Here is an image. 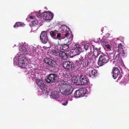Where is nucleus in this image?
<instances>
[{
	"instance_id": "nucleus-1",
	"label": "nucleus",
	"mask_w": 129,
	"mask_h": 129,
	"mask_svg": "<svg viewBox=\"0 0 129 129\" xmlns=\"http://www.w3.org/2000/svg\"><path fill=\"white\" fill-rule=\"evenodd\" d=\"M20 52L23 53V54H20L19 56L18 63L19 66L22 68H29V66L27 59L24 57L25 54H28L26 49L24 46H20L19 48Z\"/></svg>"
},
{
	"instance_id": "nucleus-2",
	"label": "nucleus",
	"mask_w": 129,
	"mask_h": 129,
	"mask_svg": "<svg viewBox=\"0 0 129 129\" xmlns=\"http://www.w3.org/2000/svg\"><path fill=\"white\" fill-rule=\"evenodd\" d=\"M109 59L108 56L102 54L99 57L98 62V64L99 66H102L109 61Z\"/></svg>"
},
{
	"instance_id": "nucleus-3",
	"label": "nucleus",
	"mask_w": 129,
	"mask_h": 129,
	"mask_svg": "<svg viewBox=\"0 0 129 129\" xmlns=\"http://www.w3.org/2000/svg\"><path fill=\"white\" fill-rule=\"evenodd\" d=\"M48 31H43L42 32L40 36V38L41 41L44 44L46 43L48 40L47 36Z\"/></svg>"
},
{
	"instance_id": "nucleus-4",
	"label": "nucleus",
	"mask_w": 129,
	"mask_h": 129,
	"mask_svg": "<svg viewBox=\"0 0 129 129\" xmlns=\"http://www.w3.org/2000/svg\"><path fill=\"white\" fill-rule=\"evenodd\" d=\"M57 78V76L56 74H51L48 76L47 79H46V81L49 83H51L56 81Z\"/></svg>"
},
{
	"instance_id": "nucleus-5",
	"label": "nucleus",
	"mask_w": 129,
	"mask_h": 129,
	"mask_svg": "<svg viewBox=\"0 0 129 129\" xmlns=\"http://www.w3.org/2000/svg\"><path fill=\"white\" fill-rule=\"evenodd\" d=\"M76 47H73L70 51L71 54L73 57L79 54L80 52L81 48L77 45Z\"/></svg>"
},
{
	"instance_id": "nucleus-6",
	"label": "nucleus",
	"mask_w": 129,
	"mask_h": 129,
	"mask_svg": "<svg viewBox=\"0 0 129 129\" xmlns=\"http://www.w3.org/2000/svg\"><path fill=\"white\" fill-rule=\"evenodd\" d=\"M63 68L66 69L72 70L74 68V66L72 62L65 61L63 63Z\"/></svg>"
},
{
	"instance_id": "nucleus-7",
	"label": "nucleus",
	"mask_w": 129,
	"mask_h": 129,
	"mask_svg": "<svg viewBox=\"0 0 129 129\" xmlns=\"http://www.w3.org/2000/svg\"><path fill=\"white\" fill-rule=\"evenodd\" d=\"M88 79L85 75L81 74L80 75V80L79 81L80 85H83L86 84L88 83L89 82Z\"/></svg>"
},
{
	"instance_id": "nucleus-8",
	"label": "nucleus",
	"mask_w": 129,
	"mask_h": 129,
	"mask_svg": "<svg viewBox=\"0 0 129 129\" xmlns=\"http://www.w3.org/2000/svg\"><path fill=\"white\" fill-rule=\"evenodd\" d=\"M43 14V18L47 20H50L52 19L53 15L51 12H45L42 13Z\"/></svg>"
},
{
	"instance_id": "nucleus-9",
	"label": "nucleus",
	"mask_w": 129,
	"mask_h": 129,
	"mask_svg": "<svg viewBox=\"0 0 129 129\" xmlns=\"http://www.w3.org/2000/svg\"><path fill=\"white\" fill-rule=\"evenodd\" d=\"M87 71L88 72L89 76L90 77H93L96 76L97 74V71L92 67H89L87 69Z\"/></svg>"
},
{
	"instance_id": "nucleus-10",
	"label": "nucleus",
	"mask_w": 129,
	"mask_h": 129,
	"mask_svg": "<svg viewBox=\"0 0 129 129\" xmlns=\"http://www.w3.org/2000/svg\"><path fill=\"white\" fill-rule=\"evenodd\" d=\"M44 61L46 63L50 66H53L56 64V62L52 59L49 57L44 58Z\"/></svg>"
},
{
	"instance_id": "nucleus-11",
	"label": "nucleus",
	"mask_w": 129,
	"mask_h": 129,
	"mask_svg": "<svg viewBox=\"0 0 129 129\" xmlns=\"http://www.w3.org/2000/svg\"><path fill=\"white\" fill-rule=\"evenodd\" d=\"M123 46L122 43H120L118 45V52L119 54H121V56L123 57H124L127 55L126 53L124 51L123 49Z\"/></svg>"
},
{
	"instance_id": "nucleus-12",
	"label": "nucleus",
	"mask_w": 129,
	"mask_h": 129,
	"mask_svg": "<svg viewBox=\"0 0 129 129\" xmlns=\"http://www.w3.org/2000/svg\"><path fill=\"white\" fill-rule=\"evenodd\" d=\"M67 89L61 88L60 89V91L61 93L64 95H69L71 94L72 91V88L69 87H67Z\"/></svg>"
},
{
	"instance_id": "nucleus-13",
	"label": "nucleus",
	"mask_w": 129,
	"mask_h": 129,
	"mask_svg": "<svg viewBox=\"0 0 129 129\" xmlns=\"http://www.w3.org/2000/svg\"><path fill=\"white\" fill-rule=\"evenodd\" d=\"M57 49L60 50H62L66 52H68L70 50L69 45L67 44L62 45H60L58 44L57 45Z\"/></svg>"
},
{
	"instance_id": "nucleus-14",
	"label": "nucleus",
	"mask_w": 129,
	"mask_h": 129,
	"mask_svg": "<svg viewBox=\"0 0 129 129\" xmlns=\"http://www.w3.org/2000/svg\"><path fill=\"white\" fill-rule=\"evenodd\" d=\"M112 77L114 79H116L120 73V71L117 67L113 68L112 70Z\"/></svg>"
},
{
	"instance_id": "nucleus-15",
	"label": "nucleus",
	"mask_w": 129,
	"mask_h": 129,
	"mask_svg": "<svg viewBox=\"0 0 129 129\" xmlns=\"http://www.w3.org/2000/svg\"><path fill=\"white\" fill-rule=\"evenodd\" d=\"M36 82L39 87L42 90V91H44L45 90V85L43 83L42 81L40 79H38L36 80Z\"/></svg>"
},
{
	"instance_id": "nucleus-16",
	"label": "nucleus",
	"mask_w": 129,
	"mask_h": 129,
	"mask_svg": "<svg viewBox=\"0 0 129 129\" xmlns=\"http://www.w3.org/2000/svg\"><path fill=\"white\" fill-rule=\"evenodd\" d=\"M88 63V59H85L83 60H80L77 62V63L79 64L80 67H83L85 68L87 67Z\"/></svg>"
},
{
	"instance_id": "nucleus-17",
	"label": "nucleus",
	"mask_w": 129,
	"mask_h": 129,
	"mask_svg": "<svg viewBox=\"0 0 129 129\" xmlns=\"http://www.w3.org/2000/svg\"><path fill=\"white\" fill-rule=\"evenodd\" d=\"M64 79H60L59 80V82L61 83V85L64 86V87L65 88L68 87L71 88L72 86L70 84L68 80H65Z\"/></svg>"
},
{
	"instance_id": "nucleus-18",
	"label": "nucleus",
	"mask_w": 129,
	"mask_h": 129,
	"mask_svg": "<svg viewBox=\"0 0 129 129\" xmlns=\"http://www.w3.org/2000/svg\"><path fill=\"white\" fill-rule=\"evenodd\" d=\"M85 58L86 59H89L90 61L94 62L96 58L92 53L89 52L85 55Z\"/></svg>"
},
{
	"instance_id": "nucleus-19",
	"label": "nucleus",
	"mask_w": 129,
	"mask_h": 129,
	"mask_svg": "<svg viewBox=\"0 0 129 129\" xmlns=\"http://www.w3.org/2000/svg\"><path fill=\"white\" fill-rule=\"evenodd\" d=\"M74 97H87V96L84 94L83 90H76L74 93Z\"/></svg>"
},
{
	"instance_id": "nucleus-20",
	"label": "nucleus",
	"mask_w": 129,
	"mask_h": 129,
	"mask_svg": "<svg viewBox=\"0 0 129 129\" xmlns=\"http://www.w3.org/2000/svg\"><path fill=\"white\" fill-rule=\"evenodd\" d=\"M80 76H74L72 78V81L74 83H76L77 85H80Z\"/></svg>"
},
{
	"instance_id": "nucleus-21",
	"label": "nucleus",
	"mask_w": 129,
	"mask_h": 129,
	"mask_svg": "<svg viewBox=\"0 0 129 129\" xmlns=\"http://www.w3.org/2000/svg\"><path fill=\"white\" fill-rule=\"evenodd\" d=\"M60 52V53L59 54L60 58L62 60H67L68 58L67 53H65L61 50Z\"/></svg>"
},
{
	"instance_id": "nucleus-22",
	"label": "nucleus",
	"mask_w": 129,
	"mask_h": 129,
	"mask_svg": "<svg viewBox=\"0 0 129 129\" xmlns=\"http://www.w3.org/2000/svg\"><path fill=\"white\" fill-rule=\"evenodd\" d=\"M55 48L57 49V50H50V51L51 54L57 56L58 55H59V54L60 53V51L61 50L57 49V46L55 47Z\"/></svg>"
},
{
	"instance_id": "nucleus-23",
	"label": "nucleus",
	"mask_w": 129,
	"mask_h": 129,
	"mask_svg": "<svg viewBox=\"0 0 129 129\" xmlns=\"http://www.w3.org/2000/svg\"><path fill=\"white\" fill-rule=\"evenodd\" d=\"M98 51V49L96 47H95L93 50V51L92 52H93V54L96 58L100 54V53H99Z\"/></svg>"
},
{
	"instance_id": "nucleus-24",
	"label": "nucleus",
	"mask_w": 129,
	"mask_h": 129,
	"mask_svg": "<svg viewBox=\"0 0 129 129\" xmlns=\"http://www.w3.org/2000/svg\"><path fill=\"white\" fill-rule=\"evenodd\" d=\"M58 31L56 30L52 31L50 32V36L52 38L54 39H55L56 36V34H57Z\"/></svg>"
},
{
	"instance_id": "nucleus-25",
	"label": "nucleus",
	"mask_w": 129,
	"mask_h": 129,
	"mask_svg": "<svg viewBox=\"0 0 129 129\" xmlns=\"http://www.w3.org/2000/svg\"><path fill=\"white\" fill-rule=\"evenodd\" d=\"M60 93L58 91H54L51 93L52 97H59Z\"/></svg>"
},
{
	"instance_id": "nucleus-26",
	"label": "nucleus",
	"mask_w": 129,
	"mask_h": 129,
	"mask_svg": "<svg viewBox=\"0 0 129 129\" xmlns=\"http://www.w3.org/2000/svg\"><path fill=\"white\" fill-rule=\"evenodd\" d=\"M31 25L32 28L34 27H38V21L36 20H34L31 21Z\"/></svg>"
},
{
	"instance_id": "nucleus-27",
	"label": "nucleus",
	"mask_w": 129,
	"mask_h": 129,
	"mask_svg": "<svg viewBox=\"0 0 129 129\" xmlns=\"http://www.w3.org/2000/svg\"><path fill=\"white\" fill-rule=\"evenodd\" d=\"M106 47L108 51H111V53H109V54H112L113 51V48L111 47L110 46L109 44H107L106 46Z\"/></svg>"
},
{
	"instance_id": "nucleus-28",
	"label": "nucleus",
	"mask_w": 129,
	"mask_h": 129,
	"mask_svg": "<svg viewBox=\"0 0 129 129\" xmlns=\"http://www.w3.org/2000/svg\"><path fill=\"white\" fill-rule=\"evenodd\" d=\"M23 24L20 22H17L14 25V27L16 28V27H22L23 26Z\"/></svg>"
},
{
	"instance_id": "nucleus-29",
	"label": "nucleus",
	"mask_w": 129,
	"mask_h": 129,
	"mask_svg": "<svg viewBox=\"0 0 129 129\" xmlns=\"http://www.w3.org/2000/svg\"><path fill=\"white\" fill-rule=\"evenodd\" d=\"M56 65H55L53 66H50L51 68V71L54 72H58V68L55 66Z\"/></svg>"
},
{
	"instance_id": "nucleus-30",
	"label": "nucleus",
	"mask_w": 129,
	"mask_h": 129,
	"mask_svg": "<svg viewBox=\"0 0 129 129\" xmlns=\"http://www.w3.org/2000/svg\"><path fill=\"white\" fill-rule=\"evenodd\" d=\"M34 50H30L29 51V53L28 52V54H29L30 55L32 56H34L35 54H36V49L35 48Z\"/></svg>"
},
{
	"instance_id": "nucleus-31",
	"label": "nucleus",
	"mask_w": 129,
	"mask_h": 129,
	"mask_svg": "<svg viewBox=\"0 0 129 129\" xmlns=\"http://www.w3.org/2000/svg\"><path fill=\"white\" fill-rule=\"evenodd\" d=\"M65 37H62V36H61V34H60L57 33L56 37L55 39H57L59 40H61V39H63Z\"/></svg>"
},
{
	"instance_id": "nucleus-32",
	"label": "nucleus",
	"mask_w": 129,
	"mask_h": 129,
	"mask_svg": "<svg viewBox=\"0 0 129 129\" xmlns=\"http://www.w3.org/2000/svg\"><path fill=\"white\" fill-rule=\"evenodd\" d=\"M41 11L40 10L38 12H35L36 15L38 17L41 18L42 16V14L40 12Z\"/></svg>"
},
{
	"instance_id": "nucleus-33",
	"label": "nucleus",
	"mask_w": 129,
	"mask_h": 129,
	"mask_svg": "<svg viewBox=\"0 0 129 129\" xmlns=\"http://www.w3.org/2000/svg\"><path fill=\"white\" fill-rule=\"evenodd\" d=\"M67 27L65 25L62 26L60 28L62 32H64L67 29Z\"/></svg>"
},
{
	"instance_id": "nucleus-34",
	"label": "nucleus",
	"mask_w": 129,
	"mask_h": 129,
	"mask_svg": "<svg viewBox=\"0 0 129 129\" xmlns=\"http://www.w3.org/2000/svg\"><path fill=\"white\" fill-rule=\"evenodd\" d=\"M83 47L85 50H88V49L89 47V44H85L83 45Z\"/></svg>"
},
{
	"instance_id": "nucleus-35",
	"label": "nucleus",
	"mask_w": 129,
	"mask_h": 129,
	"mask_svg": "<svg viewBox=\"0 0 129 129\" xmlns=\"http://www.w3.org/2000/svg\"><path fill=\"white\" fill-rule=\"evenodd\" d=\"M65 77L67 78H70L71 77V75L70 73H67L64 75Z\"/></svg>"
},
{
	"instance_id": "nucleus-36",
	"label": "nucleus",
	"mask_w": 129,
	"mask_h": 129,
	"mask_svg": "<svg viewBox=\"0 0 129 129\" xmlns=\"http://www.w3.org/2000/svg\"><path fill=\"white\" fill-rule=\"evenodd\" d=\"M95 47L93 45H92L91 46H90L89 47L90 49V53H92L93 52V49H94Z\"/></svg>"
},
{
	"instance_id": "nucleus-37",
	"label": "nucleus",
	"mask_w": 129,
	"mask_h": 129,
	"mask_svg": "<svg viewBox=\"0 0 129 129\" xmlns=\"http://www.w3.org/2000/svg\"><path fill=\"white\" fill-rule=\"evenodd\" d=\"M70 35V34H69L67 32H66L64 35L65 36V37H64L65 38V37H68V36H69Z\"/></svg>"
},
{
	"instance_id": "nucleus-38",
	"label": "nucleus",
	"mask_w": 129,
	"mask_h": 129,
	"mask_svg": "<svg viewBox=\"0 0 129 129\" xmlns=\"http://www.w3.org/2000/svg\"><path fill=\"white\" fill-rule=\"evenodd\" d=\"M113 58L114 59H118V57H117L115 55H114L113 56Z\"/></svg>"
},
{
	"instance_id": "nucleus-39",
	"label": "nucleus",
	"mask_w": 129,
	"mask_h": 129,
	"mask_svg": "<svg viewBox=\"0 0 129 129\" xmlns=\"http://www.w3.org/2000/svg\"><path fill=\"white\" fill-rule=\"evenodd\" d=\"M34 17L33 16H29V18L31 19H33L34 18Z\"/></svg>"
},
{
	"instance_id": "nucleus-40",
	"label": "nucleus",
	"mask_w": 129,
	"mask_h": 129,
	"mask_svg": "<svg viewBox=\"0 0 129 129\" xmlns=\"http://www.w3.org/2000/svg\"><path fill=\"white\" fill-rule=\"evenodd\" d=\"M31 77H34L35 76V75H33L31 73Z\"/></svg>"
},
{
	"instance_id": "nucleus-41",
	"label": "nucleus",
	"mask_w": 129,
	"mask_h": 129,
	"mask_svg": "<svg viewBox=\"0 0 129 129\" xmlns=\"http://www.w3.org/2000/svg\"><path fill=\"white\" fill-rule=\"evenodd\" d=\"M122 76H120L119 77L118 79V80H120L121 78H122Z\"/></svg>"
},
{
	"instance_id": "nucleus-42",
	"label": "nucleus",
	"mask_w": 129,
	"mask_h": 129,
	"mask_svg": "<svg viewBox=\"0 0 129 129\" xmlns=\"http://www.w3.org/2000/svg\"><path fill=\"white\" fill-rule=\"evenodd\" d=\"M121 81L123 82V83H125L126 82V81L125 80H123Z\"/></svg>"
},
{
	"instance_id": "nucleus-43",
	"label": "nucleus",
	"mask_w": 129,
	"mask_h": 129,
	"mask_svg": "<svg viewBox=\"0 0 129 129\" xmlns=\"http://www.w3.org/2000/svg\"><path fill=\"white\" fill-rule=\"evenodd\" d=\"M109 52H108L109 53H111V51H108Z\"/></svg>"
},
{
	"instance_id": "nucleus-44",
	"label": "nucleus",
	"mask_w": 129,
	"mask_h": 129,
	"mask_svg": "<svg viewBox=\"0 0 129 129\" xmlns=\"http://www.w3.org/2000/svg\"><path fill=\"white\" fill-rule=\"evenodd\" d=\"M103 39H102V40H101V42H103Z\"/></svg>"
}]
</instances>
